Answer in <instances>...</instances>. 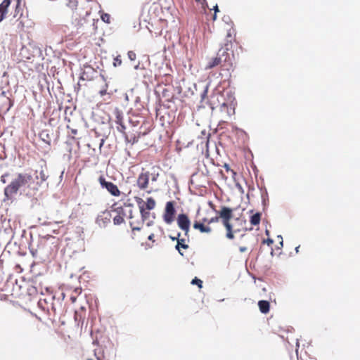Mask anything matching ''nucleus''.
<instances>
[{"label":"nucleus","mask_w":360,"mask_h":360,"mask_svg":"<svg viewBox=\"0 0 360 360\" xmlns=\"http://www.w3.org/2000/svg\"><path fill=\"white\" fill-rule=\"evenodd\" d=\"M72 133L74 134H77V130L76 129L72 130Z\"/></svg>","instance_id":"obj_52"},{"label":"nucleus","mask_w":360,"mask_h":360,"mask_svg":"<svg viewBox=\"0 0 360 360\" xmlns=\"http://www.w3.org/2000/svg\"><path fill=\"white\" fill-rule=\"evenodd\" d=\"M11 0H4L0 4V22L6 18L11 5Z\"/></svg>","instance_id":"obj_12"},{"label":"nucleus","mask_w":360,"mask_h":360,"mask_svg":"<svg viewBox=\"0 0 360 360\" xmlns=\"http://www.w3.org/2000/svg\"><path fill=\"white\" fill-rule=\"evenodd\" d=\"M77 0H68L67 6L71 9H75L77 6Z\"/></svg>","instance_id":"obj_22"},{"label":"nucleus","mask_w":360,"mask_h":360,"mask_svg":"<svg viewBox=\"0 0 360 360\" xmlns=\"http://www.w3.org/2000/svg\"><path fill=\"white\" fill-rule=\"evenodd\" d=\"M179 229L184 231V236L188 237L191 221L186 214H179L176 219Z\"/></svg>","instance_id":"obj_6"},{"label":"nucleus","mask_w":360,"mask_h":360,"mask_svg":"<svg viewBox=\"0 0 360 360\" xmlns=\"http://www.w3.org/2000/svg\"><path fill=\"white\" fill-rule=\"evenodd\" d=\"M136 202L140 210L141 221L144 223V221H146L150 217V210H148L145 208L144 202L141 198H138Z\"/></svg>","instance_id":"obj_11"},{"label":"nucleus","mask_w":360,"mask_h":360,"mask_svg":"<svg viewBox=\"0 0 360 360\" xmlns=\"http://www.w3.org/2000/svg\"><path fill=\"white\" fill-rule=\"evenodd\" d=\"M101 20L106 22L110 23V15L108 13H103L101 16Z\"/></svg>","instance_id":"obj_26"},{"label":"nucleus","mask_w":360,"mask_h":360,"mask_svg":"<svg viewBox=\"0 0 360 360\" xmlns=\"http://www.w3.org/2000/svg\"><path fill=\"white\" fill-rule=\"evenodd\" d=\"M160 176L158 172L153 171L152 173H150V177L152 182L156 181Z\"/></svg>","instance_id":"obj_23"},{"label":"nucleus","mask_w":360,"mask_h":360,"mask_svg":"<svg viewBox=\"0 0 360 360\" xmlns=\"http://www.w3.org/2000/svg\"><path fill=\"white\" fill-rule=\"evenodd\" d=\"M236 34V32L234 26L231 25V27H229V29H227L226 39H229V42H233L235 41Z\"/></svg>","instance_id":"obj_17"},{"label":"nucleus","mask_w":360,"mask_h":360,"mask_svg":"<svg viewBox=\"0 0 360 360\" xmlns=\"http://www.w3.org/2000/svg\"><path fill=\"white\" fill-rule=\"evenodd\" d=\"M22 1H23V0H17L16 4H20V5H21V3H22Z\"/></svg>","instance_id":"obj_50"},{"label":"nucleus","mask_w":360,"mask_h":360,"mask_svg":"<svg viewBox=\"0 0 360 360\" xmlns=\"http://www.w3.org/2000/svg\"><path fill=\"white\" fill-rule=\"evenodd\" d=\"M191 284L197 285L199 288H201L202 287V281L196 277L192 280Z\"/></svg>","instance_id":"obj_25"},{"label":"nucleus","mask_w":360,"mask_h":360,"mask_svg":"<svg viewBox=\"0 0 360 360\" xmlns=\"http://www.w3.org/2000/svg\"><path fill=\"white\" fill-rule=\"evenodd\" d=\"M274 243L273 240L271 238H268L266 240H263V243H266L268 245H272Z\"/></svg>","instance_id":"obj_37"},{"label":"nucleus","mask_w":360,"mask_h":360,"mask_svg":"<svg viewBox=\"0 0 360 360\" xmlns=\"http://www.w3.org/2000/svg\"><path fill=\"white\" fill-rule=\"evenodd\" d=\"M148 239L150 241H152V243H155V234L154 233H150L148 236Z\"/></svg>","instance_id":"obj_36"},{"label":"nucleus","mask_w":360,"mask_h":360,"mask_svg":"<svg viewBox=\"0 0 360 360\" xmlns=\"http://www.w3.org/2000/svg\"><path fill=\"white\" fill-rule=\"evenodd\" d=\"M229 39L225 40V42L224 43L223 47L221 49L222 50H224L226 52V51H229L232 47V43L229 42Z\"/></svg>","instance_id":"obj_21"},{"label":"nucleus","mask_w":360,"mask_h":360,"mask_svg":"<svg viewBox=\"0 0 360 360\" xmlns=\"http://www.w3.org/2000/svg\"><path fill=\"white\" fill-rule=\"evenodd\" d=\"M195 1L201 5L202 9L204 12L206 11L207 8L208 7L207 3L206 0H195Z\"/></svg>","instance_id":"obj_24"},{"label":"nucleus","mask_w":360,"mask_h":360,"mask_svg":"<svg viewBox=\"0 0 360 360\" xmlns=\"http://www.w3.org/2000/svg\"><path fill=\"white\" fill-rule=\"evenodd\" d=\"M261 220V214L259 212H257L251 216L250 221V224L253 226L259 225Z\"/></svg>","instance_id":"obj_19"},{"label":"nucleus","mask_w":360,"mask_h":360,"mask_svg":"<svg viewBox=\"0 0 360 360\" xmlns=\"http://www.w3.org/2000/svg\"><path fill=\"white\" fill-rule=\"evenodd\" d=\"M209 219H207V218L204 217V218L200 219L198 221H200V223H203L204 224L210 226Z\"/></svg>","instance_id":"obj_32"},{"label":"nucleus","mask_w":360,"mask_h":360,"mask_svg":"<svg viewBox=\"0 0 360 360\" xmlns=\"http://www.w3.org/2000/svg\"><path fill=\"white\" fill-rule=\"evenodd\" d=\"M105 94H106V90H101V91H100V94H101V96H103V95H105Z\"/></svg>","instance_id":"obj_46"},{"label":"nucleus","mask_w":360,"mask_h":360,"mask_svg":"<svg viewBox=\"0 0 360 360\" xmlns=\"http://www.w3.org/2000/svg\"><path fill=\"white\" fill-rule=\"evenodd\" d=\"M266 233L267 235L269 234V231H268V230H266Z\"/></svg>","instance_id":"obj_54"},{"label":"nucleus","mask_w":360,"mask_h":360,"mask_svg":"<svg viewBox=\"0 0 360 360\" xmlns=\"http://www.w3.org/2000/svg\"><path fill=\"white\" fill-rule=\"evenodd\" d=\"M88 360H92V359H88Z\"/></svg>","instance_id":"obj_55"},{"label":"nucleus","mask_w":360,"mask_h":360,"mask_svg":"<svg viewBox=\"0 0 360 360\" xmlns=\"http://www.w3.org/2000/svg\"><path fill=\"white\" fill-rule=\"evenodd\" d=\"M117 214L113 217V223L115 225H120L124 222L125 213L122 207L116 208Z\"/></svg>","instance_id":"obj_13"},{"label":"nucleus","mask_w":360,"mask_h":360,"mask_svg":"<svg viewBox=\"0 0 360 360\" xmlns=\"http://www.w3.org/2000/svg\"><path fill=\"white\" fill-rule=\"evenodd\" d=\"M239 250H240V252H245L247 250V248H245V247H240L239 248Z\"/></svg>","instance_id":"obj_44"},{"label":"nucleus","mask_w":360,"mask_h":360,"mask_svg":"<svg viewBox=\"0 0 360 360\" xmlns=\"http://www.w3.org/2000/svg\"><path fill=\"white\" fill-rule=\"evenodd\" d=\"M219 98H222L223 96L218 94H214L212 96V99L216 98L219 102L218 105L212 106V108L214 109V108L220 107L221 111H226L228 113L229 116H231L233 113L234 110L230 105H229L227 103H226L225 102H222L221 103L220 101H219Z\"/></svg>","instance_id":"obj_8"},{"label":"nucleus","mask_w":360,"mask_h":360,"mask_svg":"<svg viewBox=\"0 0 360 360\" xmlns=\"http://www.w3.org/2000/svg\"><path fill=\"white\" fill-rule=\"evenodd\" d=\"M299 247L296 248V251L298 252L299 251Z\"/></svg>","instance_id":"obj_53"},{"label":"nucleus","mask_w":360,"mask_h":360,"mask_svg":"<svg viewBox=\"0 0 360 360\" xmlns=\"http://www.w3.org/2000/svg\"><path fill=\"white\" fill-rule=\"evenodd\" d=\"M233 209L223 206L219 212H217V216L212 217L209 219L210 224L212 223L218 222L219 219H221L222 223L225 228L226 229V237L229 239H233L234 238L232 226L230 223V220L233 217Z\"/></svg>","instance_id":"obj_2"},{"label":"nucleus","mask_w":360,"mask_h":360,"mask_svg":"<svg viewBox=\"0 0 360 360\" xmlns=\"http://www.w3.org/2000/svg\"><path fill=\"white\" fill-rule=\"evenodd\" d=\"M103 215H106V216L105 217V219H107V220H108V221L110 220V213H109V212H104V213H103Z\"/></svg>","instance_id":"obj_42"},{"label":"nucleus","mask_w":360,"mask_h":360,"mask_svg":"<svg viewBox=\"0 0 360 360\" xmlns=\"http://www.w3.org/2000/svg\"><path fill=\"white\" fill-rule=\"evenodd\" d=\"M143 222L142 221H129V226L131 229V238H137V232H141Z\"/></svg>","instance_id":"obj_9"},{"label":"nucleus","mask_w":360,"mask_h":360,"mask_svg":"<svg viewBox=\"0 0 360 360\" xmlns=\"http://www.w3.org/2000/svg\"><path fill=\"white\" fill-rule=\"evenodd\" d=\"M41 180H42V181H45V180H46V178H45V176H44V174H42V172L41 173Z\"/></svg>","instance_id":"obj_48"},{"label":"nucleus","mask_w":360,"mask_h":360,"mask_svg":"<svg viewBox=\"0 0 360 360\" xmlns=\"http://www.w3.org/2000/svg\"><path fill=\"white\" fill-rule=\"evenodd\" d=\"M63 220L56 221V223H57V224H60V223H63Z\"/></svg>","instance_id":"obj_51"},{"label":"nucleus","mask_w":360,"mask_h":360,"mask_svg":"<svg viewBox=\"0 0 360 360\" xmlns=\"http://www.w3.org/2000/svg\"><path fill=\"white\" fill-rule=\"evenodd\" d=\"M77 311H80L83 314H85L86 308L84 307H81Z\"/></svg>","instance_id":"obj_41"},{"label":"nucleus","mask_w":360,"mask_h":360,"mask_svg":"<svg viewBox=\"0 0 360 360\" xmlns=\"http://www.w3.org/2000/svg\"><path fill=\"white\" fill-rule=\"evenodd\" d=\"M193 228L196 230H198L200 233H210L212 232V228L203 223H200L198 221H195L193 223Z\"/></svg>","instance_id":"obj_14"},{"label":"nucleus","mask_w":360,"mask_h":360,"mask_svg":"<svg viewBox=\"0 0 360 360\" xmlns=\"http://www.w3.org/2000/svg\"><path fill=\"white\" fill-rule=\"evenodd\" d=\"M213 10L214 11V13H217L218 12H219V9L217 5L214 6Z\"/></svg>","instance_id":"obj_43"},{"label":"nucleus","mask_w":360,"mask_h":360,"mask_svg":"<svg viewBox=\"0 0 360 360\" xmlns=\"http://www.w3.org/2000/svg\"><path fill=\"white\" fill-rule=\"evenodd\" d=\"M117 128L119 131L124 132V131L125 129V126H124V123H122L121 124H119V126Z\"/></svg>","instance_id":"obj_35"},{"label":"nucleus","mask_w":360,"mask_h":360,"mask_svg":"<svg viewBox=\"0 0 360 360\" xmlns=\"http://www.w3.org/2000/svg\"><path fill=\"white\" fill-rule=\"evenodd\" d=\"M85 318V314H83L80 311H75V320L77 322H83Z\"/></svg>","instance_id":"obj_20"},{"label":"nucleus","mask_w":360,"mask_h":360,"mask_svg":"<svg viewBox=\"0 0 360 360\" xmlns=\"http://www.w3.org/2000/svg\"><path fill=\"white\" fill-rule=\"evenodd\" d=\"M225 168L226 169V172H230L233 176L236 174V172L233 169H231L228 165H226Z\"/></svg>","instance_id":"obj_39"},{"label":"nucleus","mask_w":360,"mask_h":360,"mask_svg":"<svg viewBox=\"0 0 360 360\" xmlns=\"http://www.w3.org/2000/svg\"><path fill=\"white\" fill-rule=\"evenodd\" d=\"M32 180V176L29 174L18 173L16 177L8 184L4 190V201L12 200L18 193L19 189Z\"/></svg>","instance_id":"obj_1"},{"label":"nucleus","mask_w":360,"mask_h":360,"mask_svg":"<svg viewBox=\"0 0 360 360\" xmlns=\"http://www.w3.org/2000/svg\"><path fill=\"white\" fill-rule=\"evenodd\" d=\"M278 237L281 239L280 244H281V245H283V238H282V237H281V236H278Z\"/></svg>","instance_id":"obj_49"},{"label":"nucleus","mask_w":360,"mask_h":360,"mask_svg":"<svg viewBox=\"0 0 360 360\" xmlns=\"http://www.w3.org/2000/svg\"><path fill=\"white\" fill-rule=\"evenodd\" d=\"M150 180V172H141L139 174L136 184L137 186L140 190H146L148 187Z\"/></svg>","instance_id":"obj_7"},{"label":"nucleus","mask_w":360,"mask_h":360,"mask_svg":"<svg viewBox=\"0 0 360 360\" xmlns=\"http://www.w3.org/2000/svg\"><path fill=\"white\" fill-rule=\"evenodd\" d=\"M20 10V4H16L15 8L14 17H15L19 13Z\"/></svg>","instance_id":"obj_34"},{"label":"nucleus","mask_w":360,"mask_h":360,"mask_svg":"<svg viewBox=\"0 0 360 360\" xmlns=\"http://www.w3.org/2000/svg\"><path fill=\"white\" fill-rule=\"evenodd\" d=\"M145 208L148 210H153L155 207L156 202L155 200L150 197L146 199V202H144Z\"/></svg>","instance_id":"obj_18"},{"label":"nucleus","mask_w":360,"mask_h":360,"mask_svg":"<svg viewBox=\"0 0 360 360\" xmlns=\"http://www.w3.org/2000/svg\"><path fill=\"white\" fill-rule=\"evenodd\" d=\"M128 58L130 60L134 61L136 58V54L133 51H129L127 53Z\"/></svg>","instance_id":"obj_29"},{"label":"nucleus","mask_w":360,"mask_h":360,"mask_svg":"<svg viewBox=\"0 0 360 360\" xmlns=\"http://www.w3.org/2000/svg\"><path fill=\"white\" fill-rule=\"evenodd\" d=\"M189 236L188 237H184V238H179V240L176 241L177 243L176 245V249L178 250L179 254L181 255H184V253L181 252V249L187 250L189 248L188 243H189Z\"/></svg>","instance_id":"obj_10"},{"label":"nucleus","mask_w":360,"mask_h":360,"mask_svg":"<svg viewBox=\"0 0 360 360\" xmlns=\"http://www.w3.org/2000/svg\"><path fill=\"white\" fill-rule=\"evenodd\" d=\"M18 26H20L21 30H22L24 27V23L21 20H20Z\"/></svg>","instance_id":"obj_45"},{"label":"nucleus","mask_w":360,"mask_h":360,"mask_svg":"<svg viewBox=\"0 0 360 360\" xmlns=\"http://www.w3.org/2000/svg\"><path fill=\"white\" fill-rule=\"evenodd\" d=\"M208 205L210 207V208L212 210H213L215 212H218L217 210H216V207H215V205H214V203L212 202V201H210L208 202Z\"/></svg>","instance_id":"obj_38"},{"label":"nucleus","mask_w":360,"mask_h":360,"mask_svg":"<svg viewBox=\"0 0 360 360\" xmlns=\"http://www.w3.org/2000/svg\"><path fill=\"white\" fill-rule=\"evenodd\" d=\"M68 291L70 292V300L74 303L77 300V297L81 294L82 288L80 287H76L73 289L69 288Z\"/></svg>","instance_id":"obj_15"},{"label":"nucleus","mask_w":360,"mask_h":360,"mask_svg":"<svg viewBox=\"0 0 360 360\" xmlns=\"http://www.w3.org/2000/svg\"><path fill=\"white\" fill-rule=\"evenodd\" d=\"M258 307L259 311L262 314H268L270 310V304L268 301L266 300H260L258 302Z\"/></svg>","instance_id":"obj_16"},{"label":"nucleus","mask_w":360,"mask_h":360,"mask_svg":"<svg viewBox=\"0 0 360 360\" xmlns=\"http://www.w3.org/2000/svg\"><path fill=\"white\" fill-rule=\"evenodd\" d=\"M117 120H116V123L118 124H121L123 123V118H122V116L118 113L117 115Z\"/></svg>","instance_id":"obj_31"},{"label":"nucleus","mask_w":360,"mask_h":360,"mask_svg":"<svg viewBox=\"0 0 360 360\" xmlns=\"http://www.w3.org/2000/svg\"><path fill=\"white\" fill-rule=\"evenodd\" d=\"M180 236H181V233H179L177 234V236H175V237L170 236V238H171L173 241H174V240H176V241H177V240H179V238H180Z\"/></svg>","instance_id":"obj_40"},{"label":"nucleus","mask_w":360,"mask_h":360,"mask_svg":"<svg viewBox=\"0 0 360 360\" xmlns=\"http://www.w3.org/2000/svg\"><path fill=\"white\" fill-rule=\"evenodd\" d=\"M223 21L226 22L229 27H231V25L234 26V24L233 21L231 20L229 16H224L223 17Z\"/></svg>","instance_id":"obj_28"},{"label":"nucleus","mask_w":360,"mask_h":360,"mask_svg":"<svg viewBox=\"0 0 360 360\" xmlns=\"http://www.w3.org/2000/svg\"><path fill=\"white\" fill-rule=\"evenodd\" d=\"M8 176H9V173H8V172L2 174L1 176V182L2 184H6V178L8 177Z\"/></svg>","instance_id":"obj_30"},{"label":"nucleus","mask_w":360,"mask_h":360,"mask_svg":"<svg viewBox=\"0 0 360 360\" xmlns=\"http://www.w3.org/2000/svg\"><path fill=\"white\" fill-rule=\"evenodd\" d=\"M229 55L224 50L219 49L216 57L211 58L206 66V69H212L219 65H222L229 60Z\"/></svg>","instance_id":"obj_3"},{"label":"nucleus","mask_w":360,"mask_h":360,"mask_svg":"<svg viewBox=\"0 0 360 360\" xmlns=\"http://www.w3.org/2000/svg\"><path fill=\"white\" fill-rule=\"evenodd\" d=\"M217 19V13H214L213 16H212V20L214 21L216 20Z\"/></svg>","instance_id":"obj_47"},{"label":"nucleus","mask_w":360,"mask_h":360,"mask_svg":"<svg viewBox=\"0 0 360 360\" xmlns=\"http://www.w3.org/2000/svg\"><path fill=\"white\" fill-rule=\"evenodd\" d=\"M176 210L174 208V202L169 201L166 203L165 212L163 214V219L167 224H172L174 220V215Z\"/></svg>","instance_id":"obj_5"},{"label":"nucleus","mask_w":360,"mask_h":360,"mask_svg":"<svg viewBox=\"0 0 360 360\" xmlns=\"http://www.w3.org/2000/svg\"><path fill=\"white\" fill-rule=\"evenodd\" d=\"M98 182L102 188H105L110 195L115 197H119L121 191L114 183L106 181L105 178L101 175L98 178Z\"/></svg>","instance_id":"obj_4"},{"label":"nucleus","mask_w":360,"mask_h":360,"mask_svg":"<svg viewBox=\"0 0 360 360\" xmlns=\"http://www.w3.org/2000/svg\"><path fill=\"white\" fill-rule=\"evenodd\" d=\"M145 238L144 234L140 233V232H137V238L134 239L135 240L140 241L141 240Z\"/></svg>","instance_id":"obj_33"},{"label":"nucleus","mask_w":360,"mask_h":360,"mask_svg":"<svg viewBox=\"0 0 360 360\" xmlns=\"http://www.w3.org/2000/svg\"><path fill=\"white\" fill-rule=\"evenodd\" d=\"M121 65H122V59H121V56L119 55L114 58L113 65L115 67H117V66H120Z\"/></svg>","instance_id":"obj_27"}]
</instances>
